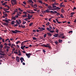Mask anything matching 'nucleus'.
Here are the masks:
<instances>
[{
	"instance_id": "nucleus-1",
	"label": "nucleus",
	"mask_w": 76,
	"mask_h": 76,
	"mask_svg": "<svg viewBox=\"0 0 76 76\" xmlns=\"http://www.w3.org/2000/svg\"><path fill=\"white\" fill-rule=\"evenodd\" d=\"M19 59L21 60V63H23V61H25V60L23 59V58L21 57L20 58H19V57L18 56H16V60L17 62H19L20 61H19Z\"/></svg>"
},
{
	"instance_id": "nucleus-2",
	"label": "nucleus",
	"mask_w": 76,
	"mask_h": 76,
	"mask_svg": "<svg viewBox=\"0 0 76 76\" xmlns=\"http://www.w3.org/2000/svg\"><path fill=\"white\" fill-rule=\"evenodd\" d=\"M11 2L13 6H14V5L17 4L16 0H11Z\"/></svg>"
},
{
	"instance_id": "nucleus-3",
	"label": "nucleus",
	"mask_w": 76,
	"mask_h": 76,
	"mask_svg": "<svg viewBox=\"0 0 76 76\" xmlns=\"http://www.w3.org/2000/svg\"><path fill=\"white\" fill-rule=\"evenodd\" d=\"M12 32L13 34H16V33H18V32H21V31L17 30H15V31H12Z\"/></svg>"
},
{
	"instance_id": "nucleus-4",
	"label": "nucleus",
	"mask_w": 76,
	"mask_h": 76,
	"mask_svg": "<svg viewBox=\"0 0 76 76\" xmlns=\"http://www.w3.org/2000/svg\"><path fill=\"white\" fill-rule=\"evenodd\" d=\"M10 20H3V21H4L5 22H7V23H9V21H10Z\"/></svg>"
},
{
	"instance_id": "nucleus-5",
	"label": "nucleus",
	"mask_w": 76,
	"mask_h": 76,
	"mask_svg": "<svg viewBox=\"0 0 76 76\" xmlns=\"http://www.w3.org/2000/svg\"><path fill=\"white\" fill-rule=\"evenodd\" d=\"M16 22H17V24L18 25H20V23H21V21L20 20H19L18 21V20H16Z\"/></svg>"
},
{
	"instance_id": "nucleus-6",
	"label": "nucleus",
	"mask_w": 76,
	"mask_h": 76,
	"mask_svg": "<svg viewBox=\"0 0 76 76\" xmlns=\"http://www.w3.org/2000/svg\"><path fill=\"white\" fill-rule=\"evenodd\" d=\"M31 55V54L26 53V55L27 57H28V58L30 57V56Z\"/></svg>"
},
{
	"instance_id": "nucleus-7",
	"label": "nucleus",
	"mask_w": 76,
	"mask_h": 76,
	"mask_svg": "<svg viewBox=\"0 0 76 76\" xmlns=\"http://www.w3.org/2000/svg\"><path fill=\"white\" fill-rule=\"evenodd\" d=\"M27 17L28 18V19H31V18H32V15H30L29 14H28Z\"/></svg>"
},
{
	"instance_id": "nucleus-8",
	"label": "nucleus",
	"mask_w": 76,
	"mask_h": 76,
	"mask_svg": "<svg viewBox=\"0 0 76 76\" xmlns=\"http://www.w3.org/2000/svg\"><path fill=\"white\" fill-rule=\"evenodd\" d=\"M18 18V15H15V17H12V19H16Z\"/></svg>"
},
{
	"instance_id": "nucleus-9",
	"label": "nucleus",
	"mask_w": 76,
	"mask_h": 76,
	"mask_svg": "<svg viewBox=\"0 0 76 76\" xmlns=\"http://www.w3.org/2000/svg\"><path fill=\"white\" fill-rule=\"evenodd\" d=\"M28 41H29L28 40L24 41V42H23L21 44V45H23V44H25V42H28Z\"/></svg>"
},
{
	"instance_id": "nucleus-10",
	"label": "nucleus",
	"mask_w": 76,
	"mask_h": 76,
	"mask_svg": "<svg viewBox=\"0 0 76 76\" xmlns=\"http://www.w3.org/2000/svg\"><path fill=\"white\" fill-rule=\"evenodd\" d=\"M50 13H53V14L54 13H57V11H50Z\"/></svg>"
},
{
	"instance_id": "nucleus-11",
	"label": "nucleus",
	"mask_w": 76,
	"mask_h": 76,
	"mask_svg": "<svg viewBox=\"0 0 76 76\" xmlns=\"http://www.w3.org/2000/svg\"><path fill=\"white\" fill-rule=\"evenodd\" d=\"M21 14L22 13L20 12H19L17 14V15L18 16H20V15H21Z\"/></svg>"
},
{
	"instance_id": "nucleus-12",
	"label": "nucleus",
	"mask_w": 76,
	"mask_h": 76,
	"mask_svg": "<svg viewBox=\"0 0 76 76\" xmlns=\"http://www.w3.org/2000/svg\"><path fill=\"white\" fill-rule=\"evenodd\" d=\"M28 1L30 3H31V4H33L34 3V2L32 1V0H28Z\"/></svg>"
},
{
	"instance_id": "nucleus-13",
	"label": "nucleus",
	"mask_w": 76,
	"mask_h": 76,
	"mask_svg": "<svg viewBox=\"0 0 76 76\" xmlns=\"http://www.w3.org/2000/svg\"><path fill=\"white\" fill-rule=\"evenodd\" d=\"M3 25H6V26H7V25H8L9 24L8 23H3Z\"/></svg>"
},
{
	"instance_id": "nucleus-14",
	"label": "nucleus",
	"mask_w": 76,
	"mask_h": 76,
	"mask_svg": "<svg viewBox=\"0 0 76 76\" xmlns=\"http://www.w3.org/2000/svg\"><path fill=\"white\" fill-rule=\"evenodd\" d=\"M58 3L55 2L52 5H58Z\"/></svg>"
},
{
	"instance_id": "nucleus-15",
	"label": "nucleus",
	"mask_w": 76,
	"mask_h": 76,
	"mask_svg": "<svg viewBox=\"0 0 76 76\" xmlns=\"http://www.w3.org/2000/svg\"><path fill=\"white\" fill-rule=\"evenodd\" d=\"M58 35V34H55L54 35H53V36L54 37H57Z\"/></svg>"
},
{
	"instance_id": "nucleus-16",
	"label": "nucleus",
	"mask_w": 76,
	"mask_h": 76,
	"mask_svg": "<svg viewBox=\"0 0 76 76\" xmlns=\"http://www.w3.org/2000/svg\"><path fill=\"white\" fill-rule=\"evenodd\" d=\"M47 34H48V36L49 37H51V36H52V34H51L50 33H47Z\"/></svg>"
},
{
	"instance_id": "nucleus-17",
	"label": "nucleus",
	"mask_w": 76,
	"mask_h": 76,
	"mask_svg": "<svg viewBox=\"0 0 76 76\" xmlns=\"http://www.w3.org/2000/svg\"><path fill=\"white\" fill-rule=\"evenodd\" d=\"M48 8H49V9H49L50 10H53L50 9H51V6H48Z\"/></svg>"
},
{
	"instance_id": "nucleus-18",
	"label": "nucleus",
	"mask_w": 76,
	"mask_h": 76,
	"mask_svg": "<svg viewBox=\"0 0 76 76\" xmlns=\"http://www.w3.org/2000/svg\"><path fill=\"white\" fill-rule=\"evenodd\" d=\"M58 41H59V43H61L62 42H63V40H61V39H59L58 40Z\"/></svg>"
},
{
	"instance_id": "nucleus-19",
	"label": "nucleus",
	"mask_w": 76,
	"mask_h": 76,
	"mask_svg": "<svg viewBox=\"0 0 76 76\" xmlns=\"http://www.w3.org/2000/svg\"><path fill=\"white\" fill-rule=\"evenodd\" d=\"M18 53H19V54H18L19 56H21V52H20V50H19Z\"/></svg>"
},
{
	"instance_id": "nucleus-20",
	"label": "nucleus",
	"mask_w": 76,
	"mask_h": 76,
	"mask_svg": "<svg viewBox=\"0 0 76 76\" xmlns=\"http://www.w3.org/2000/svg\"><path fill=\"white\" fill-rule=\"evenodd\" d=\"M15 10H16L14 11V12H13V14H15V13L18 12V9H16Z\"/></svg>"
},
{
	"instance_id": "nucleus-21",
	"label": "nucleus",
	"mask_w": 76,
	"mask_h": 76,
	"mask_svg": "<svg viewBox=\"0 0 76 76\" xmlns=\"http://www.w3.org/2000/svg\"><path fill=\"white\" fill-rule=\"evenodd\" d=\"M61 12L62 13H64V10L63 9H61Z\"/></svg>"
},
{
	"instance_id": "nucleus-22",
	"label": "nucleus",
	"mask_w": 76,
	"mask_h": 76,
	"mask_svg": "<svg viewBox=\"0 0 76 76\" xmlns=\"http://www.w3.org/2000/svg\"><path fill=\"white\" fill-rule=\"evenodd\" d=\"M5 48H8V49L10 48V47L9 46H4Z\"/></svg>"
},
{
	"instance_id": "nucleus-23",
	"label": "nucleus",
	"mask_w": 76,
	"mask_h": 76,
	"mask_svg": "<svg viewBox=\"0 0 76 76\" xmlns=\"http://www.w3.org/2000/svg\"><path fill=\"white\" fill-rule=\"evenodd\" d=\"M75 13V12H71L70 14L71 16H72Z\"/></svg>"
},
{
	"instance_id": "nucleus-24",
	"label": "nucleus",
	"mask_w": 76,
	"mask_h": 76,
	"mask_svg": "<svg viewBox=\"0 0 76 76\" xmlns=\"http://www.w3.org/2000/svg\"><path fill=\"white\" fill-rule=\"evenodd\" d=\"M26 16H27V15H26V14H25V15H23V18H25V17H26Z\"/></svg>"
},
{
	"instance_id": "nucleus-25",
	"label": "nucleus",
	"mask_w": 76,
	"mask_h": 76,
	"mask_svg": "<svg viewBox=\"0 0 76 76\" xmlns=\"http://www.w3.org/2000/svg\"><path fill=\"white\" fill-rule=\"evenodd\" d=\"M4 11H7V10H9V9H8V8L7 9L6 8H4Z\"/></svg>"
},
{
	"instance_id": "nucleus-26",
	"label": "nucleus",
	"mask_w": 76,
	"mask_h": 76,
	"mask_svg": "<svg viewBox=\"0 0 76 76\" xmlns=\"http://www.w3.org/2000/svg\"><path fill=\"white\" fill-rule=\"evenodd\" d=\"M0 52L1 53H4V51H2L1 49H0Z\"/></svg>"
},
{
	"instance_id": "nucleus-27",
	"label": "nucleus",
	"mask_w": 76,
	"mask_h": 76,
	"mask_svg": "<svg viewBox=\"0 0 76 76\" xmlns=\"http://www.w3.org/2000/svg\"><path fill=\"white\" fill-rule=\"evenodd\" d=\"M46 11L47 13H50V11H49V10H46Z\"/></svg>"
},
{
	"instance_id": "nucleus-28",
	"label": "nucleus",
	"mask_w": 76,
	"mask_h": 76,
	"mask_svg": "<svg viewBox=\"0 0 76 76\" xmlns=\"http://www.w3.org/2000/svg\"><path fill=\"white\" fill-rule=\"evenodd\" d=\"M21 49H22V50H23L24 51V48H23V46H21Z\"/></svg>"
},
{
	"instance_id": "nucleus-29",
	"label": "nucleus",
	"mask_w": 76,
	"mask_h": 76,
	"mask_svg": "<svg viewBox=\"0 0 76 76\" xmlns=\"http://www.w3.org/2000/svg\"><path fill=\"white\" fill-rule=\"evenodd\" d=\"M56 10L57 9L58 10H59V9H60V8L57 7H56Z\"/></svg>"
},
{
	"instance_id": "nucleus-30",
	"label": "nucleus",
	"mask_w": 76,
	"mask_h": 76,
	"mask_svg": "<svg viewBox=\"0 0 76 76\" xmlns=\"http://www.w3.org/2000/svg\"><path fill=\"white\" fill-rule=\"evenodd\" d=\"M18 10H19V11H20V12H23V10H21V9L20 8H18Z\"/></svg>"
},
{
	"instance_id": "nucleus-31",
	"label": "nucleus",
	"mask_w": 76,
	"mask_h": 76,
	"mask_svg": "<svg viewBox=\"0 0 76 76\" xmlns=\"http://www.w3.org/2000/svg\"><path fill=\"white\" fill-rule=\"evenodd\" d=\"M20 41H18L17 42H16V44H19V43H20Z\"/></svg>"
},
{
	"instance_id": "nucleus-32",
	"label": "nucleus",
	"mask_w": 76,
	"mask_h": 76,
	"mask_svg": "<svg viewBox=\"0 0 76 76\" xmlns=\"http://www.w3.org/2000/svg\"><path fill=\"white\" fill-rule=\"evenodd\" d=\"M33 24V23H31L30 24H29V26H32Z\"/></svg>"
},
{
	"instance_id": "nucleus-33",
	"label": "nucleus",
	"mask_w": 76,
	"mask_h": 76,
	"mask_svg": "<svg viewBox=\"0 0 76 76\" xmlns=\"http://www.w3.org/2000/svg\"><path fill=\"white\" fill-rule=\"evenodd\" d=\"M39 2L40 3H41V4H42V1H39Z\"/></svg>"
},
{
	"instance_id": "nucleus-34",
	"label": "nucleus",
	"mask_w": 76,
	"mask_h": 76,
	"mask_svg": "<svg viewBox=\"0 0 76 76\" xmlns=\"http://www.w3.org/2000/svg\"><path fill=\"white\" fill-rule=\"evenodd\" d=\"M60 17H61V18H64V17L63 16V15H62V14H61L60 15Z\"/></svg>"
},
{
	"instance_id": "nucleus-35",
	"label": "nucleus",
	"mask_w": 76,
	"mask_h": 76,
	"mask_svg": "<svg viewBox=\"0 0 76 76\" xmlns=\"http://www.w3.org/2000/svg\"><path fill=\"white\" fill-rule=\"evenodd\" d=\"M0 55H1V56H4V55H5V54H2L0 53Z\"/></svg>"
},
{
	"instance_id": "nucleus-36",
	"label": "nucleus",
	"mask_w": 76,
	"mask_h": 76,
	"mask_svg": "<svg viewBox=\"0 0 76 76\" xmlns=\"http://www.w3.org/2000/svg\"><path fill=\"white\" fill-rule=\"evenodd\" d=\"M55 43L56 45H57V44H58V42L57 41L55 42Z\"/></svg>"
},
{
	"instance_id": "nucleus-37",
	"label": "nucleus",
	"mask_w": 76,
	"mask_h": 76,
	"mask_svg": "<svg viewBox=\"0 0 76 76\" xmlns=\"http://www.w3.org/2000/svg\"><path fill=\"white\" fill-rule=\"evenodd\" d=\"M3 45H0V47L1 48H3Z\"/></svg>"
},
{
	"instance_id": "nucleus-38",
	"label": "nucleus",
	"mask_w": 76,
	"mask_h": 76,
	"mask_svg": "<svg viewBox=\"0 0 76 76\" xmlns=\"http://www.w3.org/2000/svg\"><path fill=\"white\" fill-rule=\"evenodd\" d=\"M26 22L25 21H23V24L24 25V24H25L26 23Z\"/></svg>"
},
{
	"instance_id": "nucleus-39",
	"label": "nucleus",
	"mask_w": 76,
	"mask_h": 76,
	"mask_svg": "<svg viewBox=\"0 0 76 76\" xmlns=\"http://www.w3.org/2000/svg\"><path fill=\"white\" fill-rule=\"evenodd\" d=\"M33 40H35L37 39L36 38H35V37H33Z\"/></svg>"
},
{
	"instance_id": "nucleus-40",
	"label": "nucleus",
	"mask_w": 76,
	"mask_h": 76,
	"mask_svg": "<svg viewBox=\"0 0 76 76\" xmlns=\"http://www.w3.org/2000/svg\"><path fill=\"white\" fill-rule=\"evenodd\" d=\"M47 36V34H45L44 35V37L45 38V37H46V36Z\"/></svg>"
},
{
	"instance_id": "nucleus-41",
	"label": "nucleus",
	"mask_w": 76,
	"mask_h": 76,
	"mask_svg": "<svg viewBox=\"0 0 76 76\" xmlns=\"http://www.w3.org/2000/svg\"><path fill=\"white\" fill-rule=\"evenodd\" d=\"M25 25H21L22 28H25Z\"/></svg>"
},
{
	"instance_id": "nucleus-42",
	"label": "nucleus",
	"mask_w": 76,
	"mask_h": 76,
	"mask_svg": "<svg viewBox=\"0 0 76 76\" xmlns=\"http://www.w3.org/2000/svg\"><path fill=\"white\" fill-rule=\"evenodd\" d=\"M50 32L51 33H54V31H50Z\"/></svg>"
},
{
	"instance_id": "nucleus-43",
	"label": "nucleus",
	"mask_w": 76,
	"mask_h": 76,
	"mask_svg": "<svg viewBox=\"0 0 76 76\" xmlns=\"http://www.w3.org/2000/svg\"><path fill=\"white\" fill-rule=\"evenodd\" d=\"M45 6H46V7H47V6H48V4H45Z\"/></svg>"
},
{
	"instance_id": "nucleus-44",
	"label": "nucleus",
	"mask_w": 76,
	"mask_h": 76,
	"mask_svg": "<svg viewBox=\"0 0 76 76\" xmlns=\"http://www.w3.org/2000/svg\"><path fill=\"white\" fill-rule=\"evenodd\" d=\"M72 32H73V31H69V32H68V33L69 34H70V33H72Z\"/></svg>"
},
{
	"instance_id": "nucleus-45",
	"label": "nucleus",
	"mask_w": 76,
	"mask_h": 76,
	"mask_svg": "<svg viewBox=\"0 0 76 76\" xmlns=\"http://www.w3.org/2000/svg\"><path fill=\"white\" fill-rule=\"evenodd\" d=\"M11 24H12V25H13V24H14V21H12Z\"/></svg>"
},
{
	"instance_id": "nucleus-46",
	"label": "nucleus",
	"mask_w": 76,
	"mask_h": 76,
	"mask_svg": "<svg viewBox=\"0 0 76 76\" xmlns=\"http://www.w3.org/2000/svg\"><path fill=\"white\" fill-rule=\"evenodd\" d=\"M60 14L59 13H58L56 14V15L57 16H59L60 15Z\"/></svg>"
},
{
	"instance_id": "nucleus-47",
	"label": "nucleus",
	"mask_w": 76,
	"mask_h": 76,
	"mask_svg": "<svg viewBox=\"0 0 76 76\" xmlns=\"http://www.w3.org/2000/svg\"><path fill=\"white\" fill-rule=\"evenodd\" d=\"M46 25H50V23L49 22H48L46 24Z\"/></svg>"
},
{
	"instance_id": "nucleus-48",
	"label": "nucleus",
	"mask_w": 76,
	"mask_h": 76,
	"mask_svg": "<svg viewBox=\"0 0 76 76\" xmlns=\"http://www.w3.org/2000/svg\"><path fill=\"white\" fill-rule=\"evenodd\" d=\"M4 15H5V17H7V14H4Z\"/></svg>"
},
{
	"instance_id": "nucleus-49",
	"label": "nucleus",
	"mask_w": 76,
	"mask_h": 76,
	"mask_svg": "<svg viewBox=\"0 0 76 76\" xmlns=\"http://www.w3.org/2000/svg\"><path fill=\"white\" fill-rule=\"evenodd\" d=\"M60 7H65V6H64L63 5H61L60 6Z\"/></svg>"
},
{
	"instance_id": "nucleus-50",
	"label": "nucleus",
	"mask_w": 76,
	"mask_h": 76,
	"mask_svg": "<svg viewBox=\"0 0 76 76\" xmlns=\"http://www.w3.org/2000/svg\"><path fill=\"white\" fill-rule=\"evenodd\" d=\"M23 4H25V5H26V2H23Z\"/></svg>"
},
{
	"instance_id": "nucleus-51",
	"label": "nucleus",
	"mask_w": 76,
	"mask_h": 76,
	"mask_svg": "<svg viewBox=\"0 0 76 76\" xmlns=\"http://www.w3.org/2000/svg\"><path fill=\"white\" fill-rule=\"evenodd\" d=\"M39 7L40 9H42L43 8V7L42 6H39Z\"/></svg>"
},
{
	"instance_id": "nucleus-52",
	"label": "nucleus",
	"mask_w": 76,
	"mask_h": 76,
	"mask_svg": "<svg viewBox=\"0 0 76 76\" xmlns=\"http://www.w3.org/2000/svg\"><path fill=\"white\" fill-rule=\"evenodd\" d=\"M49 27L50 29H52V28H52V27H51V26H49Z\"/></svg>"
},
{
	"instance_id": "nucleus-53",
	"label": "nucleus",
	"mask_w": 76,
	"mask_h": 76,
	"mask_svg": "<svg viewBox=\"0 0 76 76\" xmlns=\"http://www.w3.org/2000/svg\"><path fill=\"white\" fill-rule=\"evenodd\" d=\"M52 6H53V8L56 7V6H55V5H52Z\"/></svg>"
},
{
	"instance_id": "nucleus-54",
	"label": "nucleus",
	"mask_w": 76,
	"mask_h": 76,
	"mask_svg": "<svg viewBox=\"0 0 76 76\" xmlns=\"http://www.w3.org/2000/svg\"><path fill=\"white\" fill-rule=\"evenodd\" d=\"M47 30H48V31H50V28H47Z\"/></svg>"
},
{
	"instance_id": "nucleus-55",
	"label": "nucleus",
	"mask_w": 76,
	"mask_h": 76,
	"mask_svg": "<svg viewBox=\"0 0 76 76\" xmlns=\"http://www.w3.org/2000/svg\"><path fill=\"white\" fill-rule=\"evenodd\" d=\"M34 6H35V7H37V4H34Z\"/></svg>"
},
{
	"instance_id": "nucleus-56",
	"label": "nucleus",
	"mask_w": 76,
	"mask_h": 76,
	"mask_svg": "<svg viewBox=\"0 0 76 76\" xmlns=\"http://www.w3.org/2000/svg\"><path fill=\"white\" fill-rule=\"evenodd\" d=\"M9 40V38H8L7 39L5 40V42H6V41H7V40Z\"/></svg>"
},
{
	"instance_id": "nucleus-57",
	"label": "nucleus",
	"mask_w": 76,
	"mask_h": 76,
	"mask_svg": "<svg viewBox=\"0 0 76 76\" xmlns=\"http://www.w3.org/2000/svg\"><path fill=\"white\" fill-rule=\"evenodd\" d=\"M8 45H9V46H10V45H11V43H8Z\"/></svg>"
},
{
	"instance_id": "nucleus-58",
	"label": "nucleus",
	"mask_w": 76,
	"mask_h": 76,
	"mask_svg": "<svg viewBox=\"0 0 76 76\" xmlns=\"http://www.w3.org/2000/svg\"><path fill=\"white\" fill-rule=\"evenodd\" d=\"M23 13H24V14H26V13H27V12H23Z\"/></svg>"
},
{
	"instance_id": "nucleus-59",
	"label": "nucleus",
	"mask_w": 76,
	"mask_h": 76,
	"mask_svg": "<svg viewBox=\"0 0 76 76\" xmlns=\"http://www.w3.org/2000/svg\"><path fill=\"white\" fill-rule=\"evenodd\" d=\"M14 53H15V54H18V52H14Z\"/></svg>"
},
{
	"instance_id": "nucleus-60",
	"label": "nucleus",
	"mask_w": 76,
	"mask_h": 76,
	"mask_svg": "<svg viewBox=\"0 0 76 76\" xmlns=\"http://www.w3.org/2000/svg\"><path fill=\"white\" fill-rule=\"evenodd\" d=\"M4 45H6V46H7V44L6 43H5Z\"/></svg>"
},
{
	"instance_id": "nucleus-61",
	"label": "nucleus",
	"mask_w": 76,
	"mask_h": 76,
	"mask_svg": "<svg viewBox=\"0 0 76 76\" xmlns=\"http://www.w3.org/2000/svg\"><path fill=\"white\" fill-rule=\"evenodd\" d=\"M42 30H45V28H43V27H42Z\"/></svg>"
},
{
	"instance_id": "nucleus-62",
	"label": "nucleus",
	"mask_w": 76,
	"mask_h": 76,
	"mask_svg": "<svg viewBox=\"0 0 76 76\" xmlns=\"http://www.w3.org/2000/svg\"><path fill=\"white\" fill-rule=\"evenodd\" d=\"M6 51L7 52H8V51H9V49L6 48Z\"/></svg>"
},
{
	"instance_id": "nucleus-63",
	"label": "nucleus",
	"mask_w": 76,
	"mask_h": 76,
	"mask_svg": "<svg viewBox=\"0 0 76 76\" xmlns=\"http://www.w3.org/2000/svg\"><path fill=\"white\" fill-rule=\"evenodd\" d=\"M56 1L55 0H50V1Z\"/></svg>"
},
{
	"instance_id": "nucleus-64",
	"label": "nucleus",
	"mask_w": 76,
	"mask_h": 76,
	"mask_svg": "<svg viewBox=\"0 0 76 76\" xmlns=\"http://www.w3.org/2000/svg\"><path fill=\"white\" fill-rule=\"evenodd\" d=\"M18 26V24H16L15 25H14V26Z\"/></svg>"
}]
</instances>
